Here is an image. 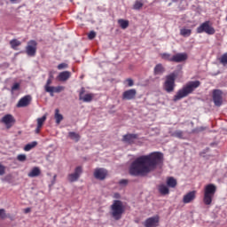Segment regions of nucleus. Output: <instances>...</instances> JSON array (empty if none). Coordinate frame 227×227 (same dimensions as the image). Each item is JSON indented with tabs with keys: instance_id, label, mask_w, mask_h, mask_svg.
<instances>
[{
	"instance_id": "c85d7f7f",
	"label": "nucleus",
	"mask_w": 227,
	"mask_h": 227,
	"mask_svg": "<svg viewBox=\"0 0 227 227\" xmlns=\"http://www.w3.org/2000/svg\"><path fill=\"white\" fill-rule=\"evenodd\" d=\"M160 57L163 60L173 62V56L170 53H160Z\"/></svg>"
},
{
	"instance_id": "1a4fd4ad",
	"label": "nucleus",
	"mask_w": 227,
	"mask_h": 227,
	"mask_svg": "<svg viewBox=\"0 0 227 227\" xmlns=\"http://www.w3.org/2000/svg\"><path fill=\"white\" fill-rule=\"evenodd\" d=\"M107 169L104 168H97L94 169V178L99 181H105L107 177Z\"/></svg>"
},
{
	"instance_id": "5701e85b",
	"label": "nucleus",
	"mask_w": 227,
	"mask_h": 227,
	"mask_svg": "<svg viewBox=\"0 0 227 227\" xmlns=\"http://www.w3.org/2000/svg\"><path fill=\"white\" fill-rule=\"evenodd\" d=\"M158 192L160 195H163V196L169 194V189L166 184H160L158 186Z\"/></svg>"
},
{
	"instance_id": "dca6fc26",
	"label": "nucleus",
	"mask_w": 227,
	"mask_h": 227,
	"mask_svg": "<svg viewBox=\"0 0 227 227\" xmlns=\"http://www.w3.org/2000/svg\"><path fill=\"white\" fill-rule=\"evenodd\" d=\"M196 199V191H192L187 192L183 197V203L184 204H190Z\"/></svg>"
},
{
	"instance_id": "2eb2a0df",
	"label": "nucleus",
	"mask_w": 227,
	"mask_h": 227,
	"mask_svg": "<svg viewBox=\"0 0 227 227\" xmlns=\"http://www.w3.org/2000/svg\"><path fill=\"white\" fill-rule=\"evenodd\" d=\"M31 102H32L31 96L27 95L19 100L17 104V107H27V106H30Z\"/></svg>"
},
{
	"instance_id": "a211bd4d",
	"label": "nucleus",
	"mask_w": 227,
	"mask_h": 227,
	"mask_svg": "<svg viewBox=\"0 0 227 227\" xmlns=\"http://www.w3.org/2000/svg\"><path fill=\"white\" fill-rule=\"evenodd\" d=\"M188 59V55L186 53H177L172 56V62H183Z\"/></svg>"
},
{
	"instance_id": "f704fd0d",
	"label": "nucleus",
	"mask_w": 227,
	"mask_h": 227,
	"mask_svg": "<svg viewBox=\"0 0 227 227\" xmlns=\"http://www.w3.org/2000/svg\"><path fill=\"white\" fill-rule=\"evenodd\" d=\"M219 62L223 65V66H227V52L223 54L220 58H219Z\"/></svg>"
},
{
	"instance_id": "4468645a",
	"label": "nucleus",
	"mask_w": 227,
	"mask_h": 227,
	"mask_svg": "<svg viewBox=\"0 0 227 227\" xmlns=\"http://www.w3.org/2000/svg\"><path fill=\"white\" fill-rule=\"evenodd\" d=\"M15 119L12 114H6L2 118V123H4L6 129H12L15 123Z\"/></svg>"
},
{
	"instance_id": "a19ab883",
	"label": "nucleus",
	"mask_w": 227,
	"mask_h": 227,
	"mask_svg": "<svg viewBox=\"0 0 227 227\" xmlns=\"http://www.w3.org/2000/svg\"><path fill=\"white\" fill-rule=\"evenodd\" d=\"M96 36H97V33L95 31H90L88 35L89 40H93Z\"/></svg>"
},
{
	"instance_id": "f257e3e1",
	"label": "nucleus",
	"mask_w": 227,
	"mask_h": 227,
	"mask_svg": "<svg viewBox=\"0 0 227 227\" xmlns=\"http://www.w3.org/2000/svg\"><path fill=\"white\" fill-rule=\"evenodd\" d=\"M161 153H152L137 157L129 166V173L132 176H145L154 171L162 163Z\"/></svg>"
},
{
	"instance_id": "09e8293b",
	"label": "nucleus",
	"mask_w": 227,
	"mask_h": 227,
	"mask_svg": "<svg viewBox=\"0 0 227 227\" xmlns=\"http://www.w3.org/2000/svg\"><path fill=\"white\" fill-rule=\"evenodd\" d=\"M226 21H227V15H226V18H225Z\"/></svg>"
},
{
	"instance_id": "72a5a7b5",
	"label": "nucleus",
	"mask_w": 227,
	"mask_h": 227,
	"mask_svg": "<svg viewBox=\"0 0 227 227\" xmlns=\"http://www.w3.org/2000/svg\"><path fill=\"white\" fill-rule=\"evenodd\" d=\"M117 22L119 23V26H121V28L122 29H126L129 25V20H122V19L119 20Z\"/></svg>"
},
{
	"instance_id": "a878e982",
	"label": "nucleus",
	"mask_w": 227,
	"mask_h": 227,
	"mask_svg": "<svg viewBox=\"0 0 227 227\" xmlns=\"http://www.w3.org/2000/svg\"><path fill=\"white\" fill-rule=\"evenodd\" d=\"M166 184L169 188H176L177 185V181L174 177L170 176L167 178Z\"/></svg>"
},
{
	"instance_id": "aec40b11",
	"label": "nucleus",
	"mask_w": 227,
	"mask_h": 227,
	"mask_svg": "<svg viewBox=\"0 0 227 227\" xmlns=\"http://www.w3.org/2000/svg\"><path fill=\"white\" fill-rule=\"evenodd\" d=\"M165 72V67L162 64L159 63L153 67V75H162Z\"/></svg>"
},
{
	"instance_id": "a18cd8bd",
	"label": "nucleus",
	"mask_w": 227,
	"mask_h": 227,
	"mask_svg": "<svg viewBox=\"0 0 227 227\" xmlns=\"http://www.w3.org/2000/svg\"><path fill=\"white\" fill-rule=\"evenodd\" d=\"M25 214H29L31 212V208L30 207H27L24 210Z\"/></svg>"
},
{
	"instance_id": "6ab92c4d",
	"label": "nucleus",
	"mask_w": 227,
	"mask_h": 227,
	"mask_svg": "<svg viewBox=\"0 0 227 227\" xmlns=\"http://www.w3.org/2000/svg\"><path fill=\"white\" fill-rule=\"evenodd\" d=\"M71 75V72L64 71L59 74L58 79L59 81H60V82H66V81H68V79H70Z\"/></svg>"
},
{
	"instance_id": "79ce46f5",
	"label": "nucleus",
	"mask_w": 227,
	"mask_h": 227,
	"mask_svg": "<svg viewBox=\"0 0 227 227\" xmlns=\"http://www.w3.org/2000/svg\"><path fill=\"white\" fill-rule=\"evenodd\" d=\"M20 84L16 82L13 84V86L12 87V91H18V90H20Z\"/></svg>"
},
{
	"instance_id": "6e6552de",
	"label": "nucleus",
	"mask_w": 227,
	"mask_h": 227,
	"mask_svg": "<svg viewBox=\"0 0 227 227\" xmlns=\"http://www.w3.org/2000/svg\"><path fill=\"white\" fill-rule=\"evenodd\" d=\"M37 42L35 40H31L27 43L26 47V52L30 57H35L37 51Z\"/></svg>"
},
{
	"instance_id": "39448f33",
	"label": "nucleus",
	"mask_w": 227,
	"mask_h": 227,
	"mask_svg": "<svg viewBox=\"0 0 227 227\" xmlns=\"http://www.w3.org/2000/svg\"><path fill=\"white\" fill-rule=\"evenodd\" d=\"M177 78V73L173 72L165 76V81L163 82V90L166 93H173L176 88V80Z\"/></svg>"
},
{
	"instance_id": "cd10ccee",
	"label": "nucleus",
	"mask_w": 227,
	"mask_h": 227,
	"mask_svg": "<svg viewBox=\"0 0 227 227\" xmlns=\"http://www.w3.org/2000/svg\"><path fill=\"white\" fill-rule=\"evenodd\" d=\"M192 33V29L186 28V27H182L179 30V34L180 35H182L183 37H189Z\"/></svg>"
},
{
	"instance_id": "412c9836",
	"label": "nucleus",
	"mask_w": 227,
	"mask_h": 227,
	"mask_svg": "<svg viewBox=\"0 0 227 227\" xmlns=\"http://www.w3.org/2000/svg\"><path fill=\"white\" fill-rule=\"evenodd\" d=\"M47 120V115H43L41 118L37 119V128L35 129V134H40L41 129L44 123V121H46Z\"/></svg>"
},
{
	"instance_id": "f03ea898",
	"label": "nucleus",
	"mask_w": 227,
	"mask_h": 227,
	"mask_svg": "<svg viewBox=\"0 0 227 227\" xmlns=\"http://www.w3.org/2000/svg\"><path fill=\"white\" fill-rule=\"evenodd\" d=\"M201 82L200 81L188 82L182 89L178 90L176 95L173 97V102H178L182 98H185L188 95H192L197 88H200Z\"/></svg>"
},
{
	"instance_id": "473e14b6",
	"label": "nucleus",
	"mask_w": 227,
	"mask_h": 227,
	"mask_svg": "<svg viewBox=\"0 0 227 227\" xmlns=\"http://www.w3.org/2000/svg\"><path fill=\"white\" fill-rule=\"evenodd\" d=\"M55 120H56V122L58 123V125H59V123L63 120V115L61 114H59V108H57L55 110Z\"/></svg>"
},
{
	"instance_id": "49530a36",
	"label": "nucleus",
	"mask_w": 227,
	"mask_h": 227,
	"mask_svg": "<svg viewBox=\"0 0 227 227\" xmlns=\"http://www.w3.org/2000/svg\"><path fill=\"white\" fill-rule=\"evenodd\" d=\"M115 199H120V193H115Z\"/></svg>"
},
{
	"instance_id": "c756f323",
	"label": "nucleus",
	"mask_w": 227,
	"mask_h": 227,
	"mask_svg": "<svg viewBox=\"0 0 227 227\" xmlns=\"http://www.w3.org/2000/svg\"><path fill=\"white\" fill-rule=\"evenodd\" d=\"M37 145H38V143L36 141H34L32 143L26 145L24 150H25V152H30L31 150L35 148L37 146Z\"/></svg>"
},
{
	"instance_id": "b1692460",
	"label": "nucleus",
	"mask_w": 227,
	"mask_h": 227,
	"mask_svg": "<svg viewBox=\"0 0 227 227\" xmlns=\"http://www.w3.org/2000/svg\"><path fill=\"white\" fill-rule=\"evenodd\" d=\"M40 175H41V169L38 167H35L28 173V177L35 178V177H38Z\"/></svg>"
},
{
	"instance_id": "ddd939ff",
	"label": "nucleus",
	"mask_w": 227,
	"mask_h": 227,
	"mask_svg": "<svg viewBox=\"0 0 227 227\" xmlns=\"http://www.w3.org/2000/svg\"><path fill=\"white\" fill-rule=\"evenodd\" d=\"M84 93L85 89L82 87V89L80 90L79 100H82L83 102H92L94 98V94L89 93L84 95Z\"/></svg>"
},
{
	"instance_id": "0eeeda50",
	"label": "nucleus",
	"mask_w": 227,
	"mask_h": 227,
	"mask_svg": "<svg viewBox=\"0 0 227 227\" xmlns=\"http://www.w3.org/2000/svg\"><path fill=\"white\" fill-rule=\"evenodd\" d=\"M82 174V167L78 166L76 168H74V173L67 175V180H69V183H75L80 179Z\"/></svg>"
},
{
	"instance_id": "bb28decb",
	"label": "nucleus",
	"mask_w": 227,
	"mask_h": 227,
	"mask_svg": "<svg viewBox=\"0 0 227 227\" xmlns=\"http://www.w3.org/2000/svg\"><path fill=\"white\" fill-rule=\"evenodd\" d=\"M67 137L69 139L74 141V143H78L81 140V136L76 132H69Z\"/></svg>"
},
{
	"instance_id": "c9c22d12",
	"label": "nucleus",
	"mask_w": 227,
	"mask_h": 227,
	"mask_svg": "<svg viewBox=\"0 0 227 227\" xmlns=\"http://www.w3.org/2000/svg\"><path fill=\"white\" fill-rule=\"evenodd\" d=\"M9 217V215L6 214V210L4 208H0V219L5 220Z\"/></svg>"
},
{
	"instance_id": "37998d69",
	"label": "nucleus",
	"mask_w": 227,
	"mask_h": 227,
	"mask_svg": "<svg viewBox=\"0 0 227 227\" xmlns=\"http://www.w3.org/2000/svg\"><path fill=\"white\" fill-rule=\"evenodd\" d=\"M6 168L0 163V176H3L5 174Z\"/></svg>"
},
{
	"instance_id": "393cba45",
	"label": "nucleus",
	"mask_w": 227,
	"mask_h": 227,
	"mask_svg": "<svg viewBox=\"0 0 227 227\" xmlns=\"http://www.w3.org/2000/svg\"><path fill=\"white\" fill-rule=\"evenodd\" d=\"M52 84V75L50 76V78L47 80V82L44 86V90L46 93H52L53 86H51Z\"/></svg>"
},
{
	"instance_id": "423d86ee",
	"label": "nucleus",
	"mask_w": 227,
	"mask_h": 227,
	"mask_svg": "<svg viewBox=\"0 0 227 227\" xmlns=\"http://www.w3.org/2000/svg\"><path fill=\"white\" fill-rule=\"evenodd\" d=\"M196 33L197 34H202L206 33L209 35H212L215 34V27L211 25V22L209 20H207L200 24L197 28H196Z\"/></svg>"
},
{
	"instance_id": "c03bdc74",
	"label": "nucleus",
	"mask_w": 227,
	"mask_h": 227,
	"mask_svg": "<svg viewBox=\"0 0 227 227\" xmlns=\"http://www.w3.org/2000/svg\"><path fill=\"white\" fill-rule=\"evenodd\" d=\"M67 67H68V65H67V63H61V64H59V65L58 66V68H59V70L64 69V68H67Z\"/></svg>"
},
{
	"instance_id": "9b49d317",
	"label": "nucleus",
	"mask_w": 227,
	"mask_h": 227,
	"mask_svg": "<svg viewBox=\"0 0 227 227\" xmlns=\"http://www.w3.org/2000/svg\"><path fill=\"white\" fill-rule=\"evenodd\" d=\"M213 102L216 107H221L223 104V91L220 90H213Z\"/></svg>"
},
{
	"instance_id": "f3484780",
	"label": "nucleus",
	"mask_w": 227,
	"mask_h": 227,
	"mask_svg": "<svg viewBox=\"0 0 227 227\" xmlns=\"http://www.w3.org/2000/svg\"><path fill=\"white\" fill-rule=\"evenodd\" d=\"M137 138V134H126L122 137V142L129 145H133Z\"/></svg>"
},
{
	"instance_id": "7ed1b4c3",
	"label": "nucleus",
	"mask_w": 227,
	"mask_h": 227,
	"mask_svg": "<svg viewBox=\"0 0 227 227\" xmlns=\"http://www.w3.org/2000/svg\"><path fill=\"white\" fill-rule=\"evenodd\" d=\"M125 211L126 207L121 200H115L110 206V215H112V218L115 221H120Z\"/></svg>"
},
{
	"instance_id": "20e7f679",
	"label": "nucleus",
	"mask_w": 227,
	"mask_h": 227,
	"mask_svg": "<svg viewBox=\"0 0 227 227\" xmlns=\"http://www.w3.org/2000/svg\"><path fill=\"white\" fill-rule=\"evenodd\" d=\"M217 192V187L214 184H208L204 187L203 203L206 206H211L215 195Z\"/></svg>"
},
{
	"instance_id": "9d476101",
	"label": "nucleus",
	"mask_w": 227,
	"mask_h": 227,
	"mask_svg": "<svg viewBox=\"0 0 227 227\" xmlns=\"http://www.w3.org/2000/svg\"><path fill=\"white\" fill-rule=\"evenodd\" d=\"M137 95L136 89H129L121 94V100H135Z\"/></svg>"
},
{
	"instance_id": "4c0bfd02",
	"label": "nucleus",
	"mask_w": 227,
	"mask_h": 227,
	"mask_svg": "<svg viewBox=\"0 0 227 227\" xmlns=\"http://www.w3.org/2000/svg\"><path fill=\"white\" fill-rule=\"evenodd\" d=\"M124 82H127V86L129 88H132L134 86V81L131 78H127Z\"/></svg>"
},
{
	"instance_id": "2f4dec72",
	"label": "nucleus",
	"mask_w": 227,
	"mask_h": 227,
	"mask_svg": "<svg viewBox=\"0 0 227 227\" xmlns=\"http://www.w3.org/2000/svg\"><path fill=\"white\" fill-rule=\"evenodd\" d=\"M10 44L12 46V48L15 51L18 50V47L21 45V42L17 40V39H12L11 42H10Z\"/></svg>"
},
{
	"instance_id": "f8f14e48",
	"label": "nucleus",
	"mask_w": 227,
	"mask_h": 227,
	"mask_svg": "<svg viewBox=\"0 0 227 227\" xmlns=\"http://www.w3.org/2000/svg\"><path fill=\"white\" fill-rule=\"evenodd\" d=\"M160 216L154 215L145 219L144 222V227H159Z\"/></svg>"
},
{
	"instance_id": "de8ad7c7",
	"label": "nucleus",
	"mask_w": 227,
	"mask_h": 227,
	"mask_svg": "<svg viewBox=\"0 0 227 227\" xmlns=\"http://www.w3.org/2000/svg\"><path fill=\"white\" fill-rule=\"evenodd\" d=\"M11 2H15V1H17V0H10Z\"/></svg>"
},
{
	"instance_id": "4be33fe9",
	"label": "nucleus",
	"mask_w": 227,
	"mask_h": 227,
	"mask_svg": "<svg viewBox=\"0 0 227 227\" xmlns=\"http://www.w3.org/2000/svg\"><path fill=\"white\" fill-rule=\"evenodd\" d=\"M170 136L180 140H186V137H184V132L182 130H176L172 132Z\"/></svg>"
},
{
	"instance_id": "e433bc0d",
	"label": "nucleus",
	"mask_w": 227,
	"mask_h": 227,
	"mask_svg": "<svg viewBox=\"0 0 227 227\" xmlns=\"http://www.w3.org/2000/svg\"><path fill=\"white\" fill-rule=\"evenodd\" d=\"M144 6V4L140 1H136L134 5H133V9L135 10H140L142 7Z\"/></svg>"
},
{
	"instance_id": "ea45409f",
	"label": "nucleus",
	"mask_w": 227,
	"mask_h": 227,
	"mask_svg": "<svg viewBox=\"0 0 227 227\" xmlns=\"http://www.w3.org/2000/svg\"><path fill=\"white\" fill-rule=\"evenodd\" d=\"M129 184V180L128 179H121V181H119V185L121 186H127Z\"/></svg>"
},
{
	"instance_id": "7c9ffc66",
	"label": "nucleus",
	"mask_w": 227,
	"mask_h": 227,
	"mask_svg": "<svg viewBox=\"0 0 227 227\" xmlns=\"http://www.w3.org/2000/svg\"><path fill=\"white\" fill-rule=\"evenodd\" d=\"M65 87L64 86H58L54 87L52 89V92H49L51 94V97H54V93H61V91H64Z\"/></svg>"
},
{
	"instance_id": "58836bf2",
	"label": "nucleus",
	"mask_w": 227,
	"mask_h": 227,
	"mask_svg": "<svg viewBox=\"0 0 227 227\" xmlns=\"http://www.w3.org/2000/svg\"><path fill=\"white\" fill-rule=\"evenodd\" d=\"M18 160L20 162H25L27 160V155L26 154H19Z\"/></svg>"
}]
</instances>
